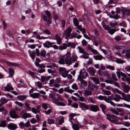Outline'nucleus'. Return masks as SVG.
<instances>
[{
    "label": "nucleus",
    "mask_w": 130,
    "mask_h": 130,
    "mask_svg": "<svg viewBox=\"0 0 130 130\" xmlns=\"http://www.w3.org/2000/svg\"><path fill=\"white\" fill-rule=\"evenodd\" d=\"M107 119L111 122L118 124H121V123H117V121H118V118L116 116L107 114Z\"/></svg>",
    "instance_id": "1"
},
{
    "label": "nucleus",
    "mask_w": 130,
    "mask_h": 130,
    "mask_svg": "<svg viewBox=\"0 0 130 130\" xmlns=\"http://www.w3.org/2000/svg\"><path fill=\"white\" fill-rule=\"evenodd\" d=\"M88 89L90 91L93 90L96 91L98 88V86L93 85V84L91 82H89L88 85Z\"/></svg>",
    "instance_id": "2"
},
{
    "label": "nucleus",
    "mask_w": 130,
    "mask_h": 130,
    "mask_svg": "<svg viewBox=\"0 0 130 130\" xmlns=\"http://www.w3.org/2000/svg\"><path fill=\"white\" fill-rule=\"evenodd\" d=\"M88 74L85 71L82 73V70H80L79 72V75L78 77V79H80L81 78L84 79H85L88 76Z\"/></svg>",
    "instance_id": "3"
},
{
    "label": "nucleus",
    "mask_w": 130,
    "mask_h": 130,
    "mask_svg": "<svg viewBox=\"0 0 130 130\" xmlns=\"http://www.w3.org/2000/svg\"><path fill=\"white\" fill-rule=\"evenodd\" d=\"M105 82L107 83H109L110 84H113V83H114L115 86L119 88H120V86L117 83L114 82L112 79L111 78H110L108 79L105 80Z\"/></svg>",
    "instance_id": "4"
},
{
    "label": "nucleus",
    "mask_w": 130,
    "mask_h": 130,
    "mask_svg": "<svg viewBox=\"0 0 130 130\" xmlns=\"http://www.w3.org/2000/svg\"><path fill=\"white\" fill-rule=\"evenodd\" d=\"M59 70L60 72L64 71V72L62 73V76L64 78H65L67 77V75L69 72V71H66V69L64 68H61L60 67L59 68Z\"/></svg>",
    "instance_id": "5"
},
{
    "label": "nucleus",
    "mask_w": 130,
    "mask_h": 130,
    "mask_svg": "<svg viewBox=\"0 0 130 130\" xmlns=\"http://www.w3.org/2000/svg\"><path fill=\"white\" fill-rule=\"evenodd\" d=\"M10 117L12 118H18L19 116L17 114L15 110H11L10 112Z\"/></svg>",
    "instance_id": "6"
},
{
    "label": "nucleus",
    "mask_w": 130,
    "mask_h": 130,
    "mask_svg": "<svg viewBox=\"0 0 130 130\" xmlns=\"http://www.w3.org/2000/svg\"><path fill=\"white\" fill-rule=\"evenodd\" d=\"M7 126L8 129L11 130H15L17 128L16 124L12 123H9L8 125Z\"/></svg>",
    "instance_id": "7"
},
{
    "label": "nucleus",
    "mask_w": 130,
    "mask_h": 130,
    "mask_svg": "<svg viewBox=\"0 0 130 130\" xmlns=\"http://www.w3.org/2000/svg\"><path fill=\"white\" fill-rule=\"evenodd\" d=\"M42 17L43 18V20L45 22H46L47 24V25H48L49 24H51L52 23V19L51 18H48V19L47 20V17L45 14H43L42 15Z\"/></svg>",
    "instance_id": "8"
},
{
    "label": "nucleus",
    "mask_w": 130,
    "mask_h": 130,
    "mask_svg": "<svg viewBox=\"0 0 130 130\" xmlns=\"http://www.w3.org/2000/svg\"><path fill=\"white\" fill-rule=\"evenodd\" d=\"M88 71L92 76L94 75L95 70L94 68L90 67H89L88 69Z\"/></svg>",
    "instance_id": "9"
},
{
    "label": "nucleus",
    "mask_w": 130,
    "mask_h": 130,
    "mask_svg": "<svg viewBox=\"0 0 130 130\" xmlns=\"http://www.w3.org/2000/svg\"><path fill=\"white\" fill-rule=\"evenodd\" d=\"M4 89L6 91H9L10 90H13L14 88L10 84H8L5 87Z\"/></svg>",
    "instance_id": "10"
},
{
    "label": "nucleus",
    "mask_w": 130,
    "mask_h": 130,
    "mask_svg": "<svg viewBox=\"0 0 130 130\" xmlns=\"http://www.w3.org/2000/svg\"><path fill=\"white\" fill-rule=\"evenodd\" d=\"M28 52L30 56L32 59L33 60H34L35 56H36L35 55L36 53L35 50L31 51L30 50H29L28 51Z\"/></svg>",
    "instance_id": "11"
},
{
    "label": "nucleus",
    "mask_w": 130,
    "mask_h": 130,
    "mask_svg": "<svg viewBox=\"0 0 130 130\" xmlns=\"http://www.w3.org/2000/svg\"><path fill=\"white\" fill-rule=\"evenodd\" d=\"M49 96L52 99L56 100L57 96H59V94L55 93H51L49 94Z\"/></svg>",
    "instance_id": "12"
},
{
    "label": "nucleus",
    "mask_w": 130,
    "mask_h": 130,
    "mask_svg": "<svg viewBox=\"0 0 130 130\" xmlns=\"http://www.w3.org/2000/svg\"><path fill=\"white\" fill-rule=\"evenodd\" d=\"M79 106L80 108L84 110H87L89 109L88 106L84 103H80Z\"/></svg>",
    "instance_id": "13"
},
{
    "label": "nucleus",
    "mask_w": 130,
    "mask_h": 130,
    "mask_svg": "<svg viewBox=\"0 0 130 130\" xmlns=\"http://www.w3.org/2000/svg\"><path fill=\"white\" fill-rule=\"evenodd\" d=\"M72 30V29L70 27H69L67 29L66 31V37H68L70 36Z\"/></svg>",
    "instance_id": "14"
},
{
    "label": "nucleus",
    "mask_w": 130,
    "mask_h": 130,
    "mask_svg": "<svg viewBox=\"0 0 130 130\" xmlns=\"http://www.w3.org/2000/svg\"><path fill=\"white\" fill-rule=\"evenodd\" d=\"M56 104L57 106H65L67 105V103L65 101L61 102L57 101L56 102Z\"/></svg>",
    "instance_id": "15"
},
{
    "label": "nucleus",
    "mask_w": 130,
    "mask_h": 130,
    "mask_svg": "<svg viewBox=\"0 0 130 130\" xmlns=\"http://www.w3.org/2000/svg\"><path fill=\"white\" fill-rule=\"evenodd\" d=\"M89 110L94 112H96L98 111V106L97 105H93L91 106Z\"/></svg>",
    "instance_id": "16"
},
{
    "label": "nucleus",
    "mask_w": 130,
    "mask_h": 130,
    "mask_svg": "<svg viewBox=\"0 0 130 130\" xmlns=\"http://www.w3.org/2000/svg\"><path fill=\"white\" fill-rule=\"evenodd\" d=\"M26 95L18 96L17 98V99L18 100L22 101L26 99Z\"/></svg>",
    "instance_id": "17"
},
{
    "label": "nucleus",
    "mask_w": 130,
    "mask_h": 130,
    "mask_svg": "<svg viewBox=\"0 0 130 130\" xmlns=\"http://www.w3.org/2000/svg\"><path fill=\"white\" fill-rule=\"evenodd\" d=\"M27 73L30 75L31 77L33 78H37L38 77L37 76H36L34 72L31 71H28L27 72Z\"/></svg>",
    "instance_id": "18"
},
{
    "label": "nucleus",
    "mask_w": 130,
    "mask_h": 130,
    "mask_svg": "<svg viewBox=\"0 0 130 130\" xmlns=\"http://www.w3.org/2000/svg\"><path fill=\"white\" fill-rule=\"evenodd\" d=\"M46 51L44 50H42L40 52V57L45 58L46 56Z\"/></svg>",
    "instance_id": "19"
},
{
    "label": "nucleus",
    "mask_w": 130,
    "mask_h": 130,
    "mask_svg": "<svg viewBox=\"0 0 130 130\" xmlns=\"http://www.w3.org/2000/svg\"><path fill=\"white\" fill-rule=\"evenodd\" d=\"M39 96V93H35L30 94L29 96L33 99H36Z\"/></svg>",
    "instance_id": "20"
},
{
    "label": "nucleus",
    "mask_w": 130,
    "mask_h": 130,
    "mask_svg": "<svg viewBox=\"0 0 130 130\" xmlns=\"http://www.w3.org/2000/svg\"><path fill=\"white\" fill-rule=\"evenodd\" d=\"M78 49L79 52L80 53L86 55H89V54L86 52H85L83 48L81 47L80 46H78Z\"/></svg>",
    "instance_id": "21"
},
{
    "label": "nucleus",
    "mask_w": 130,
    "mask_h": 130,
    "mask_svg": "<svg viewBox=\"0 0 130 130\" xmlns=\"http://www.w3.org/2000/svg\"><path fill=\"white\" fill-rule=\"evenodd\" d=\"M67 46L68 47H70L72 48H74L75 47L76 45L74 42L72 43L69 42L68 43Z\"/></svg>",
    "instance_id": "22"
},
{
    "label": "nucleus",
    "mask_w": 130,
    "mask_h": 130,
    "mask_svg": "<svg viewBox=\"0 0 130 130\" xmlns=\"http://www.w3.org/2000/svg\"><path fill=\"white\" fill-rule=\"evenodd\" d=\"M64 90L65 92L70 93H72L74 91L71 89H70L69 86H68L67 87L65 88L64 89Z\"/></svg>",
    "instance_id": "23"
},
{
    "label": "nucleus",
    "mask_w": 130,
    "mask_h": 130,
    "mask_svg": "<svg viewBox=\"0 0 130 130\" xmlns=\"http://www.w3.org/2000/svg\"><path fill=\"white\" fill-rule=\"evenodd\" d=\"M115 97L113 98V100L117 102L119 101L120 99H121V97L118 94H115Z\"/></svg>",
    "instance_id": "24"
},
{
    "label": "nucleus",
    "mask_w": 130,
    "mask_h": 130,
    "mask_svg": "<svg viewBox=\"0 0 130 130\" xmlns=\"http://www.w3.org/2000/svg\"><path fill=\"white\" fill-rule=\"evenodd\" d=\"M67 44L65 43H63L62 45L59 46V49L60 50L66 49L67 48Z\"/></svg>",
    "instance_id": "25"
},
{
    "label": "nucleus",
    "mask_w": 130,
    "mask_h": 130,
    "mask_svg": "<svg viewBox=\"0 0 130 130\" xmlns=\"http://www.w3.org/2000/svg\"><path fill=\"white\" fill-rule=\"evenodd\" d=\"M130 89V87L128 85H125L123 88V90L125 93H127Z\"/></svg>",
    "instance_id": "26"
},
{
    "label": "nucleus",
    "mask_w": 130,
    "mask_h": 130,
    "mask_svg": "<svg viewBox=\"0 0 130 130\" xmlns=\"http://www.w3.org/2000/svg\"><path fill=\"white\" fill-rule=\"evenodd\" d=\"M72 127L74 130H79V128L78 124H72Z\"/></svg>",
    "instance_id": "27"
},
{
    "label": "nucleus",
    "mask_w": 130,
    "mask_h": 130,
    "mask_svg": "<svg viewBox=\"0 0 130 130\" xmlns=\"http://www.w3.org/2000/svg\"><path fill=\"white\" fill-rule=\"evenodd\" d=\"M0 102L1 104L2 105L8 102V100L5 98L3 97L1 98L0 99Z\"/></svg>",
    "instance_id": "28"
},
{
    "label": "nucleus",
    "mask_w": 130,
    "mask_h": 130,
    "mask_svg": "<svg viewBox=\"0 0 130 130\" xmlns=\"http://www.w3.org/2000/svg\"><path fill=\"white\" fill-rule=\"evenodd\" d=\"M64 60V57H61L60 58L58 62L60 64H65Z\"/></svg>",
    "instance_id": "29"
},
{
    "label": "nucleus",
    "mask_w": 130,
    "mask_h": 130,
    "mask_svg": "<svg viewBox=\"0 0 130 130\" xmlns=\"http://www.w3.org/2000/svg\"><path fill=\"white\" fill-rule=\"evenodd\" d=\"M31 115L29 113H24L22 116V118H23L26 119L27 118L30 117Z\"/></svg>",
    "instance_id": "30"
},
{
    "label": "nucleus",
    "mask_w": 130,
    "mask_h": 130,
    "mask_svg": "<svg viewBox=\"0 0 130 130\" xmlns=\"http://www.w3.org/2000/svg\"><path fill=\"white\" fill-rule=\"evenodd\" d=\"M44 112L45 113V114L46 115H48L50 113H53V111L51 108L49 109L47 111H44Z\"/></svg>",
    "instance_id": "31"
},
{
    "label": "nucleus",
    "mask_w": 130,
    "mask_h": 130,
    "mask_svg": "<svg viewBox=\"0 0 130 130\" xmlns=\"http://www.w3.org/2000/svg\"><path fill=\"white\" fill-rule=\"evenodd\" d=\"M6 126V121L2 120L1 122L0 123V127H5Z\"/></svg>",
    "instance_id": "32"
},
{
    "label": "nucleus",
    "mask_w": 130,
    "mask_h": 130,
    "mask_svg": "<svg viewBox=\"0 0 130 130\" xmlns=\"http://www.w3.org/2000/svg\"><path fill=\"white\" fill-rule=\"evenodd\" d=\"M53 14L54 19L55 21L56 22V20H57L58 18V17L57 14L55 13V12L54 11H53Z\"/></svg>",
    "instance_id": "33"
},
{
    "label": "nucleus",
    "mask_w": 130,
    "mask_h": 130,
    "mask_svg": "<svg viewBox=\"0 0 130 130\" xmlns=\"http://www.w3.org/2000/svg\"><path fill=\"white\" fill-rule=\"evenodd\" d=\"M25 105L28 110L29 111L30 110L31 108L30 107V105L26 102H25Z\"/></svg>",
    "instance_id": "34"
},
{
    "label": "nucleus",
    "mask_w": 130,
    "mask_h": 130,
    "mask_svg": "<svg viewBox=\"0 0 130 130\" xmlns=\"http://www.w3.org/2000/svg\"><path fill=\"white\" fill-rule=\"evenodd\" d=\"M74 24L75 26H77L79 24V22L78 20L75 18L73 20Z\"/></svg>",
    "instance_id": "35"
},
{
    "label": "nucleus",
    "mask_w": 130,
    "mask_h": 130,
    "mask_svg": "<svg viewBox=\"0 0 130 130\" xmlns=\"http://www.w3.org/2000/svg\"><path fill=\"white\" fill-rule=\"evenodd\" d=\"M70 53L69 52H67L66 55L65 59H71L70 57Z\"/></svg>",
    "instance_id": "36"
},
{
    "label": "nucleus",
    "mask_w": 130,
    "mask_h": 130,
    "mask_svg": "<svg viewBox=\"0 0 130 130\" xmlns=\"http://www.w3.org/2000/svg\"><path fill=\"white\" fill-rule=\"evenodd\" d=\"M117 30L115 29H110L108 30V32L111 35H113L116 31Z\"/></svg>",
    "instance_id": "37"
},
{
    "label": "nucleus",
    "mask_w": 130,
    "mask_h": 130,
    "mask_svg": "<svg viewBox=\"0 0 130 130\" xmlns=\"http://www.w3.org/2000/svg\"><path fill=\"white\" fill-rule=\"evenodd\" d=\"M83 20L85 22L87 21L88 20V18L86 13H85L83 15Z\"/></svg>",
    "instance_id": "38"
},
{
    "label": "nucleus",
    "mask_w": 130,
    "mask_h": 130,
    "mask_svg": "<svg viewBox=\"0 0 130 130\" xmlns=\"http://www.w3.org/2000/svg\"><path fill=\"white\" fill-rule=\"evenodd\" d=\"M91 92L87 90H85V96H87L88 95H91L92 94Z\"/></svg>",
    "instance_id": "39"
},
{
    "label": "nucleus",
    "mask_w": 130,
    "mask_h": 130,
    "mask_svg": "<svg viewBox=\"0 0 130 130\" xmlns=\"http://www.w3.org/2000/svg\"><path fill=\"white\" fill-rule=\"evenodd\" d=\"M100 107L102 109L103 112L105 113V110L106 109V107L105 105L103 104H101L100 106Z\"/></svg>",
    "instance_id": "40"
},
{
    "label": "nucleus",
    "mask_w": 130,
    "mask_h": 130,
    "mask_svg": "<svg viewBox=\"0 0 130 130\" xmlns=\"http://www.w3.org/2000/svg\"><path fill=\"white\" fill-rule=\"evenodd\" d=\"M9 73L10 74V76H12L14 73V71L13 69L11 68H10L8 69Z\"/></svg>",
    "instance_id": "41"
},
{
    "label": "nucleus",
    "mask_w": 130,
    "mask_h": 130,
    "mask_svg": "<svg viewBox=\"0 0 130 130\" xmlns=\"http://www.w3.org/2000/svg\"><path fill=\"white\" fill-rule=\"evenodd\" d=\"M123 47L121 46L116 45L115 47V48L117 50H118L120 52L122 49Z\"/></svg>",
    "instance_id": "42"
},
{
    "label": "nucleus",
    "mask_w": 130,
    "mask_h": 130,
    "mask_svg": "<svg viewBox=\"0 0 130 130\" xmlns=\"http://www.w3.org/2000/svg\"><path fill=\"white\" fill-rule=\"evenodd\" d=\"M102 25L103 28L106 30L108 31L111 28L108 25H107L105 24H102Z\"/></svg>",
    "instance_id": "43"
},
{
    "label": "nucleus",
    "mask_w": 130,
    "mask_h": 130,
    "mask_svg": "<svg viewBox=\"0 0 130 130\" xmlns=\"http://www.w3.org/2000/svg\"><path fill=\"white\" fill-rule=\"evenodd\" d=\"M91 79L93 82L96 84H98V79L94 77H91Z\"/></svg>",
    "instance_id": "44"
},
{
    "label": "nucleus",
    "mask_w": 130,
    "mask_h": 130,
    "mask_svg": "<svg viewBox=\"0 0 130 130\" xmlns=\"http://www.w3.org/2000/svg\"><path fill=\"white\" fill-rule=\"evenodd\" d=\"M80 82L81 84H83L84 87H86L87 85V83L83 79L80 80Z\"/></svg>",
    "instance_id": "45"
},
{
    "label": "nucleus",
    "mask_w": 130,
    "mask_h": 130,
    "mask_svg": "<svg viewBox=\"0 0 130 130\" xmlns=\"http://www.w3.org/2000/svg\"><path fill=\"white\" fill-rule=\"evenodd\" d=\"M65 61L67 64L70 65L72 63L71 59H65Z\"/></svg>",
    "instance_id": "46"
},
{
    "label": "nucleus",
    "mask_w": 130,
    "mask_h": 130,
    "mask_svg": "<svg viewBox=\"0 0 130 130\" xmlns=\"http://www.w3.org/2000/svg\"><path fill=\"white\" fill-rule=\"evenodd\" d=\"M58 121V124L59 125L61 124L64 121V119L63 118H61L60 119H58L57 120Z\"/></svg>",
    "instance_id": "47"
},
{
    "label": "nucleus",
    "mask_w": 130,
    "mask_h": 130,
    "mask_svg": "<svg viewBox=\"0 0 130 130\" xmlns=\"http://www.w3.org/2000/svg\"><path fill=\"white\" fill-rule=\"evenodd\" d=\"M126 55L127 57L129 58L130 57V49L127 50L126 52Z\"/></svg>",
    "instance_id": "48"
},
{
    "label": "nucleus",
    "mask_w": 130,
    "mask_h": 130,
    "mask_svg": "<svg viewBox=\"0 0 130 130\" xmlns=\"http://www.w3.org/2000/svg\"><path fill=\"white\" fill-rule=\"evenodd\" d=\"M54 83H55V82L54 80L51 79L50 80V83L48 84L50 85L49 86L50 87L52 86L54 84Z\"/></svg>",
    "instance_id": "49"
},
{
    "label": "nucleus",
    "mask_w": 130,
    "mask_h": 130,
    "mask_svg": "<svg viewBox=\"0 0 130 130\" xmlns=\"http://www.w3.org/2000/svg\"><path fill=\"white\" fill-rule=\"evenodd\" d=\"M111 111L112 112L116 115H118L119 113L118 112L116 109L113 108H111Z\"/></svg>",
    "instance_id": "50"
},
{
    "label": "nucleus",
    "mask_w": 130,
    "mask_h": 130,
    "mask_svg": "<svg viewBox=\"0 0 130 130\" xmlns=\"http://www.w3.org/2000/svg\"><path fill=\"white\" fill-rule=\"evenodd\" d=\"M31 111L34 113L35 114H36L37 113H38V112L37 111L36 108H31Z\"/></svg>",
    "instance_id": "51"
},
{
    "label": "nucleus",
    "mask_w": 130,
    "mask_h": 130,
    "mask_svg": "<svg viewBox=\"0 0 130 130\" xmlns=\"http://www.w3.org/2000/svg\"><path fill=\"white\" fill-rule=\"evenodd\" d=\"M35 52L36 54V56L38 57L40 56V52L38 48H37L36 49Z\"/></svg>",
    "instance_id": "52"
},
{
    "label": "nucleus",
    "mask_w": 130,
    "mask_h": 130,
    "mask_svg": "<svg viewBox=\"0 0 130 130\" xmlns=\"http://www.w3.org/2000/svg\"><path fill=\"white\" fill-rule=\"evenodd\" d=\"M124 13L126 15H130V10H126L124 12Z\"/></svg>",
    "instance_id": "53"
},
{
    "label": "nucleus",
    "mask_w": 130,
    "mask_h": 130,
    "mask_svg": "<svg viewBox=\"0 0 130 130\" xmlns=\"http://www.w3.org/2000/svg\"><path fill=\"white\" fill-rule=\"evenodd\" d=\"M110 25L112 27H114L118 25V24L116 22H111L110 23Z\"/></svg>",
    "instance_id": "54"
},
{
    "label": "nucleus",
    "mask_w": 130,
    "mask_h": 130,
    "mask_svg": "<svg viewBox=\"0 0 130 130\" xmlns=\"http://www.w3.org/2000/svg\"><path fill=\"white\" fill-rule=\"evenodd\" d=\"M45 13L47 16V18H51V14L50 12L48 10H46L45 11Z\"/></svg>",
    "instance_id": "55"
},
{
    "label": "nucleus",
    "mask_w": 130,
    "mask_h": 130,
    "mask_svg": "<svg viewBox=\"0 0 130 130\" xmlns=\"http://www.w3.org/2000/svg\"><path fill=\"white\" fill-rule=\"evenodd\" d=\"M103 92L105 95H109L111 94L110 92L109 91L104 90Z\"/></svg>",
    "instance_id": "56"
},
{
    "label": "nucleus",
    "mask_w": 130,
    "mask_h": 130,
    "mask_svg": "<svg viewBox=\"0 0 130 130\" xmlns=\"http://www.w3.org/2000/svg\"><path fill=\"white\" fill-rule=\"evenodd\" d=\"M42 106L44 110H46L48 108L47 104L45 103H43L42 104Z\"/></svg>",
    "instance_id": "57"
},
{
    "label": "nucleus",
    "mask_w": 130,
    "mask_h": 130,
    "mask_svg": "<svg viewBox=\"0 0 130 130\" xmlns=\"http://www.w3.org/2000/svg\"><path fill=\"white\" fill-rule=\"evenodd\" d=\"M72 88L74 89L77 90L78 89L76 83L73 84L72 86Z\"/></svg>",
    "instance_id": "58"
},
{
    "label": "nucleus",
    "mask_w": 130,
    "mask_h": 130,
    "mask_svg": "<svg viewBox=\"0 0 130 130\" xmlns=\"http://www.w3.org/2000/svg\"><path fill=\"white\" fill-rule=\"evenodd\" d=\"M61 24L62 25V27L63 28L64 27L65 25L66 24V21L64 20H62Z\"/></svg>",
    "instance_id": "59"
},
{
    "label": "nucleus",
    "mask_w": 130,
    "mask_h": 130,
    "mask_svg": "<svg viewBox=\"0 0 130 130\" xmlns=\"http://www.w3.org/2000/svg\"><path fill=\"white\" fill-rule=\"evenodd\" d=\"M117 3L116 0H110L108 3V4L110 5L112 3L116 4Z\"/></svg>",
    "instance_id": "60"
},
{
    "label": "nucleus",
    "mask_w": 130,
    "mask_h": 130,
    "mask_svg": "<svg viewBox=\"0 0 130 130\" xmlns=\"http://www.w3.org/2000/svg\"><path fill=\"white\" fill-rule=\"evenodd\" d=\"M106 68L107 69H109L112 70H114L115 69V68L113 66L110 65L107 66Z\"/></svg>",
    "instance_id": "61"
},
{
    "label": "nucleus",
    "mask_w": 130,
    "mask_h": 130,
    "mask_svg": "<svg viewBox=\"0 0 130 130\" xmlns=\"http://www.w3.org/2000/svg\"><path fill=\"white\" fill-rule=\"evenodd\" d=\"M47 121L48 123L49 124H53L54 123V121L53 119H47Z\"/></svg>",
    "instance_id": "62"
},
{
    "label": "nucleus",
    "mask_w": 130,
    "mask_h": 130,
    "mask_svg": "<svg viewBox=\"0 0 130 130\" xmlns=\"http://www.w3.org/2000/svg\"><path fill=\"white\" fill-rule=\"evenodd\" d=\"M88 55H83L80 56L81 58H82L85 59H88L89 57L88 56Z\"/></svg>",
    "instance_id": "63"
},
{
    "label": "nucleus",
    "mask_w": 130,
    "mask_h": 130,
    "mask_svg": "<svg viewBox=\"0 0 130 130\" xmlns=\"http://www.w3.org/2000/svg\"><path fill=\"white\" fill-rule=\"evenodd\" d=\"M24 126L25 123L23 122H21L19 123V126L21 128H23V127Z\"/></svg>",
    "instance_id": "64"
}]
</instances>
